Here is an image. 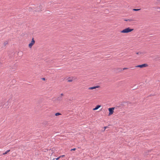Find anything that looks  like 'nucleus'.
I'll return each mask as SVG.
<instances>
[{
  "label": "nucleus",
  "mask_w": 160,
  "mask_h": 160,
  "mask_svg": "<svg viewBox=\"0 0 160 160\" xmlns=\"http://www.w3.org/2000/svg\"><path fill=\"white\" fill-rule=\"evenodd\" d=\"M133 30V29H131L128 27L121 31V32L122 33H128L130 32Z\"/></svg>",
  "instance_id": "nucleus-1"
},
{
  "label": "nucleus",
  "mask_w": 160,
  "mask_h": 160,
  "mask_svg": "<svg viewBox=\"0 0 160 160\" xmlns=\"http://www.w3.org/2000/svg\"><path fill=\"white\" fill-rule=\"evenodd\" d=\"M115 109L114 107H113L112 108H109L108 109V110L109 111V112L108 113V116H111L112 115L114 112V110Z\"/></svg>",
  "instance_id": "nucleus-2"
},
{
  "label": "nucleus",
  "mask_w": 160,
  "mask_h": 160,
  "mask_svg": "<svg viewBox=\"0 0 160 160\" xmlns=\"http://www.w3.org/2000/svg\"><path fill=\"white\" fill-rule=\"evenodd\" d=\"M35 41L34 38H32L31 42L28 45V47L29 48H31L32 46L35 44Z\"/></svg>",
  "instance_id": "nucleus-3"
},
{
  "label": "nucleus",
  "mask_w": 160,
  "mask_h": 160,
  "mask_svg": "<svg viewBox=\"0 0 160 160\" xmlns=\"http://www.w3.org/2000/svg\"><path fill=\"white\" fill-rule=\"evenodd\" d=\"M148 66V65L147 64L145 63V64H142V65L136 66L135 67L136 68H144V67H147Z\"/></svg>",
  "instance_id": "nucleus-4"
},
{
  "label": "nucleus",
  "mask_w": 160,
  "mask_h": 160,
  "mask_svg": "<svg viewBox=\"0 0 160 160\" xmlns=\"http://www.w3.org/2000/svg\"><path fill=\"white\" fill-rule=\"evenodd\" d=\"M99 86H97L93 87H90V88H88V89L89 90H93V89H95L96 88H99Z\"/></svg>",
  "instance_id": "nucleus-5"
},
{
  "label": "nucleus",
  "mask_w": 160,
  "mask_h": 160,
  "mask_svg": "<svg viewBox=\"0 0 160 160\" xmlns=\"http://www.w3.org/2000/svg\"><path fill=\"white\" fill-rule=\"evenodd\" d=\"M101 107V106L100 105H98L96 106V107L93 109V110L95 111L98 109L99 108Z\"/></svg>",
  "instance_id": "nucleus-6"
},
{
  "label": "nucleus",
  "mask_w": 160,
  "mask_h": 160,
  "mask_svg": "<svg viewBox=\"0 0 160 160\" xmlns=\"http://www.w3.org/2000/svg\"><path fill=\"white\" fill-rule=\"evenodd\" d=\"M124 21H125L131 22L133 20L132 19H125L124 20Z\"/></svg>",
  "instance_id": "nucleus-7"
},
{
  "label": "nucleus",
  "mask_w": 160,
  "mask_h": 160,
  "mask_svg": "<svg viewBox=\"0 0 160 160\" xmlns=\"http://www.w3.org/2000/svg\"><path fill=\"white\" fill-rule=\"evenodd\" d=\"M10 150H8L7 151H6L4 153H3V155H5V154H7L10 151Z\"/></svg>",
  "instance_id": "nucleus-8"
},
{
  "label": "nucleus",
  "mask_w": 160,
  "mask_h": 160,
  "mask_svg": "<svg viewBox=\"0 0 160 160\" xmlns=\"http://www.w3.org/2000/svg\"><path fill=\"white\" fill-rule=\"evenodd\" d=\"M72 79H71L70 78H68V82H72Z\"/></svg>",
  "instance_id": "nucleus-9"
},
{
  "label": "nucleus",
  "mask_w": 160,
  "mask_h": 160,
  "mask_svg": "<svg viewBox=\"0 0 160 160\" xmlns=\"http://www.w3.org/2000/svg\"><path fill=\"white\" fill-rule=\"evenodd\" d=\"M61 115V114L59 112H57L55 114V115L56 116H58L60 115Z\"/></svg>",
  "instance_id": "nucleus-10"
},
{
  "label": "nucleus",
  "mask_w": 160,
  "mask_h": 160,
  "mask_svg": "<svg viewBox=\"0 0 160 160\" xmlns=\"http://www.w3.org/2000/svg\"><path fill=\"white\" fill-rule=\"evenodd\" d=\"M140 10V9H133V11H138Z\"/></svg>",
  "instance_id": "nucleus-11"
},
{
  "label": "nucleus",
  "mask_w": 160,
  "mask_h": 160,
  "mask_svg": "<svg viewBox=\"0 0 160 160\" xmlns=\"http://www.w3.org/2000/svg\"><path fill=\"white\" fill-rule=\"evenodd\" d=\"M143 54V53H142V52H138L137 53V54H138V55H141Z\"/></svg>",
  "instance_id": "nucleus-12"
},
{
  "label": "nucleus",
  "mask_w": 160,
  "mask_h": 160,
  "mask_svg": "<svg viewBox=\"0 0 160 160\" xmlns=\"http://www.w3.org/2000/svg\"><path fill=\"white\" fill-rule=\"evenodd\" d=\"M59 158H60V157H58V158H53L52 160H58Z\"/></svg>",
  "instance_id": "nucleus-13"
},
{
  "label": "nucleus",
  "mask_w": 160,
  "mask_h": 160,
  "mask_svg": "<svg viewBox=\"0 0 160 160\" xmlns=\"http://www.w3.org/2000/svg\"><path fill=\"white\" fill-rule=\"evenodd\" d=\"M65 157V155H61L60 156H59V157H60V158H63V157Z\"/></svg>",
  "instance_id": "nucleus-14"
},
{
  "label": "nucleus",
  "mask_w": 160,
  "mask_h": 160,
  "mask_svg": "<svg viewBox=\"0 0 160 160\" xmlns=\"http://www.w3.org/2000/svg\"><path fill=\"white\" fill-rule=\"evenodd\" d=\"M76 149V148H73V149H72L71 150V151H75V150Z\"/></svg>",
  "instance_id": "nucleus-15"
},
{
  "label": "nucleus",
  "mask_w": 160,
  "mask_h": 160,
  "mask_svg": "<svg viewBox=\"0 0 160 160\" xmlns=\"http://www.w3.org/2000/svg\"><path fill=\"white\" fill-rule=\"evenodd\" d=\"M128 68H123V70H126V69H128Z\"/></svg>",
  "instance_id": "nucleus-16"
},
{
  "label": "nucleus",
  "mask_w": 160,
  "mask_h": 160,
  "mask_svg": "<svg viewBox=\"0 0 160 160\" xmlns=\"http://www.w3.org/2000/svg\"><path fill=\"white\" fill-rule=\"evenodd\" d=\"M104 131H105L106 129L107 128V127H104Z\"/></svg>",
  "instance_id": "nucleus-17"
},
{
  "label": "nucleus",
  "mask_w": 160,
  "mask_h": 160,
  "mask_svg": "<svg viewBox=\"0 0 160 160\" xmlns=\"http://www.w3.org/2000/svg\"><path fill=\"white\" fill-rule=\"evenodd\" d=\"M60 95H61V96H63V94L62 93H61Z\"/></svg>",
  "instance_id": "nucleus-18"
},
{
  "label": "nucleus",
  "mask_w": 160,
  "mask_h": 160,
  "mask_svg": "<svg viewBox=\"0 0 160 160\" xmlns=\"http://www.w3.org/2000/svg\"><path fill=\"white\" fill-rule=\"evenodd\" d=\"M42 79H43V80H45V78H42Z\"/></svg>",
  "instance_id": "nucleus-19"
}]
</instances>
